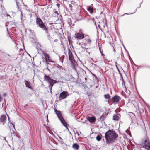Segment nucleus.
Here are the masks:
<instances>
[{
  "label": "nucleus",
  "mask_w": 150,
  "mask_h": 150,
  "mask_svg": "<svg viewBox=\"0 0 150 150\" xmlns=\"http://www.w3.org/2000/svg\"><path fill=\"white\" fill-rule=\"evenodd\" d=\"M68 54L69 56V59L70 61H74V58L72 54V53L70 50H69L68 52Z\"/></svg>",
  "instance_id": "11"
},
{
  "label": "nucleus",
  "mask_w": 150,
  "mask_h": 150,
  "mask_svg": "<svg viewBox=\"0 0 150 150\" xmlns=\"http://www.w3.org/2000/svg\"><path fill=\"white\" fill-rule=\"evenodd\" d=\"M113 51L114 52H115L116 51H115V49L113 47Z\"/></svg>",
  "instance_id": "34"
},
{
  "label": "nucleus",
  "mask_w": 150,
  "mask_h": 150,
  "mask_svg": "<svg viewBox=\"0 0 150 150\" xmlns=\"http://www.w3.org/2000/svg\"><path fill=\"white\" fill-rule=\"evenodd\" d=\"M118 136V134L114 130H109L105 134L106 143L108 144L113 142Z\"/></svg>",
  "instance_id": "1"
},
{
  "label": "nucleus",
  "mask_w": 150,
  "mask_h": 150,
  "mask_svg": "<svg viewBox=\"0 0 150 150\" xmlns=\"http://www.w3.org/2000/svg\"><path fill=\"white\" fill-rule=\"evenodd\" d=\"M7 117L4 115H2L0 116V124L4 125L6 121Z\"/></svg>",
  "instance_id": "7"
},
{
  "label": "nucleus",
  "mask_w": 150,
  "mask_h": 150,
  "mask_svg": "<svg viewBox=\"0 0 150 150\" xmlns=\"http://www.w3.org/2000/svg\"><path fill=\"white\" fill-rule=\"evenodd\" d=\"M54 112L57 115L59 119L60 120L61 122L63 124L67 129H68L69 126L68 124L66 122L64 119L63 118L62 115L60 111H58L56 108H55Z\"/></svg>",
  "instance_id": "2"
},
{
  "label": "nucleus",
  "mask_w": 150,
  "mask_h": 150,
  "mask_svg": "<svg viewBox=\"0 0 150 150\" xmlns=\"http://www.w3.org/2000/svg\"><path fill=\"white\" fill-rule=\"evenodd\" d=\"M43 54L45 59V61L46 62L47 61H49L52 63H55V62L54 61H53L50 59L49 55L47 54L46 53H44Z\"/></svg>",
  "instance_id": "10"
},
{
  "label": "nucleus",
  "mask_w": 150,
  "mask_h": 150,
  "mask_svg": "<svg viewBox=\"0 0 150 150\" xmlns=\"http://www.w3.org/2000/svg\"><path fill=\"white\" fill-rule=\"evenodd\" d=\"M2 100V98L1 97V96H0V102H1Z\"/></svg>",
  "instance_id": "31"
},
{
  "label": "nucleus",
  "mask_w": 150,
  "mask_h": 150,
  "mask_svg": "<svg viewBox=\"0 0 150 150\" xmlns=\"http://www.w3.org/2000/svg\"><path fill=\"white\" fill-rule=\"evenodd\" d=\"M75 38L78 40H81L84 38V34L83 33H81L78 32L75 34Z\"/></svg>",
  "instance_id": "6"
},
{
  "label": "nucleus",
  "mask_w": 150,
  "mask_h": 150,
  "mask_svg": "<svg viewBox=\"0 0 150 150\" xmlns=\"http://www.w3.org/2000/svg\"><path fill=\"white\" fill-rule=\"evenodd\" d=\"M74 6L72 5L71 4H69V8L71 11L73 10L74 9Z\"/></svg>",
  "instance_id": "24"
},
{
  "label": "nucleus",
  "mask_w": 150,
  "mask_h": 150,
  "mask_svg": "<svg viewBox=\"0 0 150 150\" xmlns=\"http://www.w3.org/2000/svg\"><path fill=\"white\" fill-rule=\"evenodd\" d=\"M119 115L118 114L117 115H114L113 116V119L115 120L118 121L120 119Z\"/></svg>",
  "instance_id": "17"
},
{
  "label": "nucleus",
  "mask_w": 150,
  "mask_h": 150,
  "mask_svg": "<svg viewBox=\"0 0 150 150\" xmlns=\"http://www.w3.org/2000/svg\"><path fill=\"white\" fill-rule=\"evenodd\" d=\"M69 94L67 91H64L60 93L59 96V100L64 99L66 98L67 96H69Z\"/></svg>",
  "instance_id": "4"
},
{
  "label": "nucleus",
  "mask_w": 150,
  "mask_h": 150,
  "mask_svg": "<svg viewBox=\"0 0 150 150\" xmlns=\"http://www.w3.org/2000/svg\"><path fill=\"white\" fill-rule=\"evenodd\" d=\"M79 31H80V33H82V30H79Z\"/></svg>",
  "instance_id": "29"
},
{
  "label": "nucleus",
  "mask_w": 150,
  "mask_h": 150,
  "mask_svg": "<svg viewBox=\"0 0 150 150\" xmlns=\"http://www.w3.org/2000/svg\"><path fill=\"white\" fill-rule=\"evenodd\" d=\"M142 140L143 142L141 144V146L147 150H150V142L148 137L146 136Z\"/></svg>",
  "instance_id": "3"
},
{
  "label": "nucleus",
  "mask_w": 150,
  "mask_h": 150,
  "mask_svg": "<svg viewBox=\"0 0 150 150\" xmlns=\"http://www.w3.org/2000/svg\"><path fill=\"white\" fill-rule=\"evenodd\" d=\"M104 97L106 99L109 100L111 96L109 94H105L104 95Z\"/></svg>",
  "instance_id": "21"
},
{
  "label": "nucleus",
  "mask_w": 150,
  "mask_h": 150,
  "mask_svg": "<svg viewBox=\"0 0 150 150\" xmlns=\"http://www.w3.org/2000/svg\"><path fill=\"white\" fill-rule=\"evenodd\" d=\"M41 28H42L44 31H45L46 33L48 35H49L48 28L45 25H44Z\"/></svg>",
  "instance_id": "15"
},
{
  "label": "nucleus",
  "mask_w": 150,
  "mask_h": 150,
  "mask_svg": "<svg viewBox=\"0 0 150 150\" xmlns=\"http://www.w3.org/2000/svg\"><path fill=\"white\" fill-rule=\"evenodd\" d=\"M102 139L101 137L99 135L97 136L96 139L98 141H99L101 140Z\"/></svg>",
  "instance_id": "23"
},
{
  "label": "nucleus",
  "mask_w": 150,
  "mask_h": 150,
  "mask_svg": "<svg viewBox=\"0 0 150 150\" xmlns=\"http://www.w3.org/2000/svg\"><path fill=\"white\" fill-rule=\"evenodd\" d=\"M99 50H100V51L101 53V54H102V52L101 51V48L100 47H99Z\"/></svg>",
  "instance_id": "30"
},
{
  "label": "nucleus",
  "mask_w": 150,
  "mask_h": 150,
  "mask_svg": "<svg viewBox=\"0 0 150 150\" xmlns=\"http://www.w3.org/2000/svg\"><path fill=\"white\" fill-rule=\"evenodd\" d=\"M56 67H57V68L59 69H62H62H63V68L62 67V66H60V65H59L58 64H57V65Z\"/></svg>",
  "instance_id": "26"
},
{
  "label": "nucleus",
  "mask_w": 150,
  "mask_h": 150,
  "mask_svg": "<svg viewBox=\"0 0 150 150\" xmlns=\"http://www.w3.org/2000/svg\"><path fill=\"white\" fill-rule=\"evenodd\" d=\"M6 96V93H4V94H3V96L4 97Z\"/></svg>",
  "instance_id": "33"
},
{
  "label": "nucleus",
  "mask_w": 150,
  "mask_h": 150,
  "mask_svg": "<svg viewBox=\"0 0 150 150\" xmlns=\"http://www.w3.org/2000/svg\"><path fill=\"white\" fill-rule=\"evenodd\" d=\"M109 113V112H104L103 113V114L101 115V116L100 117V120H104V119L107 117V115H108Z\"/></svg>",
  "instance_id": "12"
},
{
  "label": "nucleus",
  "mask_w": 150,
  "mask_h": 150,
  "mask_svg": "<svg viewBox=\"0 0 150 150\" xmlns=\"http://www.w3.org/2000/svg\"><path fill=\"white\" fill-rule=\"evenodd\" d=\"M122 85L123 87H124L125 89L126 90L127 88H126V87L125 85V82L124 81V80L122 78Z\"/></svg>",
  "instance_id": "25"
},
{
  "label": "nucleus",
  "mask_w": 150,
  "mask_h": 150,
  "mask_svg": "<svg viewBox=\"0 0 150 150\" xmlns=\"http://www.w3.org/2000/svg\"><path fill=\"white\" fill-rule=\"evenodd\" d=\"M79 145L76 143H74L73 144L72 147L74 149H75L76 150H78L79 148Z\"/></svg>",
  "instance_id": "16"
},
{
  "label": "nucleus",
  "mask_w": 150,
  "mask_h": 150,
  "mask_svg": "<svg viewBox=\"0 0 150 150\" xmlns=\"http://www.w3.org/2000/svg\"><path fill=\"white\" fill-rule=\"evenodd\" d=\"M72 63V68H75L76 65L77 64L75 60L74 59V61H70Z\"/></svg>",
  "instance_id": "18"
},
{
  "label": "nucleus",
  "mask_w": 150,
  "mask_h": 150,
  "mask_svg": "<svg viewBox=\"0 0 150 150\" xmlns=\"http://www.w3.org/2000/svg\"><path fill=\"white\" fill-rule=\"evenodd\" d=\"M86 118L91 123H93L96 121V118L94 116L92 115L91 117L89 116V115L86 116Z\"/></svg>",
  "instance_id": "5"
},
{
  "label": "nucleus",
  "mask_w": 150,
  "mask_h": 150,
  "mask_svg": "<svg viewBox=\"0 0 150 150\" xmlns=\"http://www.w3.org/2000/svg\"><path fill=\"white\" fill-rule=\"evenodd\" d=\"M87 10L89 11H90V13H92L93 12V8L91 6H89L88 7Z\"/></svg>",
  "instance_id": "20"
},
{
  "label": "nucleus",
  "mask_w": 150,
  "mask_h": 150,
  "mask_svg": "<svg viewBox=\"0 0 150 150\" xmlns=\"http://www.w3.org/2000/svg\"><path fill=\"white\" fill-rule=\"evenodd\" d=\"M86 43L87 44H91V38H88L86 39Z\"/></svg>",
  "instance_id": "19"
},
{
  "label": "nucleus",
  "mask_w": 150,
  "mask_h": 150,
  "mask_svg": "<svg viewBox=\"0 0 150 150\" xmlns=\"http://www.w3.org/2000/svg\"><path fill=\"white\" fill-rule=\"evenodd\" d=\"M54 84V83H53V82L49 84V85L48 86V87L49 88H50L51 91L52 87Z\"/></svg>",
  "instance_id": "22"
},
{
  "label": "nucleus",
  "mask_w": 150,
  "mask_h": 150,
  "mask_svg": "<svg viewBox=\"0 0 150 150\" xmlns=\"http://www.w3.org/2000/svg\"><path fill=\"white\" fill-rule=\"evenodd\" d=\"M56 80H54V81H53V83H54V84L56 83Z\"/></svg>",
  "instance_id": "32"
},
{
  "label": "nucleus",
  "mask_w": 150,
  "mask_h": 150,
  "mask_svg": "<svg viewBox=\"0 0 150 150\" xmlns=\"http://www.w3.org/2000/svg\"><path fill=\"white\" fill-rule=\"evenodd\" d=\"M43 22L42 21L40 18L37 17L36 19V23L39 26L40 24Z\"/></svg>",
  "instance_id": "14"
},
{
  "label": "nucleus",
  "mask_w": 150,
  "mask_h": 150,
  "mask_svg": "<svg viewBox=\"0 0 150 150\" xmlns=\"http://www.w3.org/2000/svg\"><path fill=\"white\" fill-rule=\"evenodd\" d=\"M71 4H73V5L74 6L75 4H76V3L74 1H72L71 2Z\"/></svg>",
  "instance_id": "28"
},
{
  "label": "nucleus",
  "mask_w": 150,
  "mask_h": 150,
  "mask_svg": "<svg viewBox=\"0 0 150 150\" xmlns=\"http://www.w3.org/2000/svg\"><path fill=\"white\" fill-rule=\"evenodd\" d=\"M44 25L43 22L41 23L38 26L40 27V28H41Z\"/></svg>",
  "instance_id": "27"
},
{
  "label": "nucleus",
  "mask_w": 150,
  "mask_h": 150,
  "mask_svg": "<svg viewBox=\"0 0 150 150\" xmlns=\"http://www.w3.org/2000/svg\"><path fill=\"white\" fill-rule=\"evenodd\" d=\"M25 83L26 87H27L28 88L31 89L32 88V87L31 85V83L29 81L26 80L25 81Z\"/></svg>",
  "instance_id": "13"
},
{
  "label": "nucleus",
  "mask_w": 150,
  "mask_h": 150,
  "mask_svg": "<svg viewBox=\"0 0 150 150\" xmlns=\"http://www.w3.org/2000/svg\"><path fill=\"white\" fill-rule=\"evenodd\" d=\"M44 79V80L47 82L49 84L54 81L53 79H52L49 76L46 75H45Z\"/></svg>",
  "instance_id": "8"
},
{
  "label": "nucleus",
  "mask_w": 150,
  "mask_h": 150,
  "mask_svg": "<svg viewBox=\"0 0 150 150\" xmlns=\"http://www.w3.org/2000/svg\"><path fill=\"white\" fill-rule=\"evenodd\" d=\"M63 60H62V62H63Z\"/></svg>",
  "instance_id": "35"
},
{
  "label": "nucleus",
  "mask_w": 150,
  "mask_h": 150,
  "mask_svg": "<svg viewBox=\"0 0 150 150\" xmlns=\"http://www.w3.org/2000/svg\"><path fill=\"white\" fill-rule=\"evenodd\" d=\"M113 103H119L120 100H121V98L117 95H115L112 98Z\"/></svg>",
  "instance_id": "9"
}]
</instances>
